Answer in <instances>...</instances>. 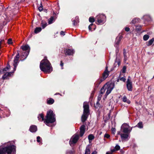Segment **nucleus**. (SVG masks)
<instances>
[{
  "instance_id": "nucleus-1",
  "label": "nucleus",
  "mask_w": 154,
  "mask_h": 154,
  "mask_svg": "<svg viewBox=\"0 0 154 154\" xmlns=\"http://www.w3.org/2000/svg\"><path fill=\"white\" fill-rule=\"evenodd\" d=\"M114 86V83L112 82H108L100 90V93L98 96V102H97V103L99 101L101 100L102 94L105 92L106 89H107V91L105 94L106 97L111 93V91L113 88Z\"/></svg>"
},
{
  "instance_id": "nucleus-2",
  "label": "nucleus",
  "mask_w": 154,
  "mask_h": 154,
  "mask_svg": "<svg viewBox=\"0 0 154 154\" xmlns=\"http://www.w3.org/2000/svg\"><path fill=\"white\" fill-rule=\"evenodd\" d=\"M40 69L45 73H49L52 71L51 63L47 60L46 57L42 60L40 65Z\"/></svg>"
},
{
  "instance_id": "nucleus-3",
  "label": "nucleus",
  "mask_w": 154,
  "mask_h": 154,
  "mask_svg": "<svg viewBox=\"0 0 154 154\" xmlns=\"http://www.w3.org/2000/svg\"><path fill=\"white\" fill-rule=\"evenodd\" d=\"M55 114L53 111L50 110L47 112L46 119L44 121L45 123L47 125L49 123H52L55 121Z\"/></svg>"
},
{
  "instance_id": "nucleus-4",
  "label": "nucleus",
  "mask_w": 154,
  "mask_h": 154,
  "mask_svg": "<svg viewBox=\"0 0 154 154\" xmlns=\"http://www.w3.org/2000/svg\"><path fill=\"white\" fill-rule=\"evenodd\" d=\"M15 149V147L14 145H8L6 147H0V154H11L12 151Z\"/></svg>"
},
{
  "instance_id": "nucleus-5",
  "label": "nucleus",
  "mask_w": 154,
  "mask_h": 154,
  "mask_svg": "<svg viewBox=\"0 0 154 154\" xmlns=\"http://www.w3.org/2000/svg\"><path fill=\"white\" fill-rule=\"evenodd\" d=\"M89 108L88 103L86 102H85L83 104V114L82 117V121L83 122H85L87 118L89 112Z\"/></svg>"
},
{
  "instance_id": "nucleus-6",
  "label": "nucleus",
  "mask_w": 154,
  "mask_h": 154,
  "mask_svg": "<svg viewBox=\"0 0 154 154\" xmlns=\"http://www.w3.org/2000/svg\"><path fill=\"white\" fill-rule=\"evenodd\" d=\"M97 19V24H99L100 23H104L106 20V17L103 14L98 15L96 18Z\"/></svg>"
},
{
  "instance_id": "nucleus-7",
  "label": "nucleus",
  "mask_w": 154,
  "mask_h": 154,
  "mask_svg": "<svg viewBox=\"0 0 154 154\" xmlns=\"http://www.w3.org/2000/svg\"><path fill=\"white\" fill-rule=\"evenodd\" d=\"M21 48L23 51H25V53L23 55L24 56L25 58H26L28 56L30 51V48L28 45H26L24 46H22L21 47Z\"/></svg>"
},
{
  "instance_id": "nucleus-8",
  "label": "nucleus",
  "mask_w": 154,
  "mask_h": 154,
  "mask_svg": "<svg viewBox=\"0 0 154 154\" xmlns=\"http://www.w3.org/2000/svg\"><path fill=\"white\" fill-rule=\"evenodd\" d=\"M79 138V135L78 134H75L71 138L69 141V144L71 146L72 144L76 143Z\"/></svg>"
},
{
  "instance_id": "nucleus-9",
  "label": "nucleus",
  "mask_w": 154,
  "mask_h": 154,
  "mask_svg": "<svg viewBox=\"0 0 154 154\" xmlns=\"http://www.w3.org/2000/svg\"><path fill=\"white\" fill-rule=\"evenodd\" d=\"M128 126L126 124H123L121 127V129L123 132L125 133H128Z\"/></svg>"
},
{
  "instance_id": "nucleus-10",
  "label": "nucleus",
  "mask_w": 154,
  "mask_h": 154,
  "mask_svg": "<svg viewBox=\"0 0 154 154\" xmlns=\"http://www.w3.org/2000/svg\"><path fill=\"white\" fill-rule=\"evenodd\" d=\"M19 57V53H17V55L15 57L14 60V71H15L16 70V66L17 65V63H18V61Z\"/></svg>"
},
{
  "instance_id": "nucleus-11",
  "label": "nucleus",
  "mask_w": 154,
  "mask_h": 154,
  "mask_svg": "<svg viewBox=\"0 0 154 154\" xmlns=\"http://www.w3.org/2000/svg\"><path fill=\"white\" fill-rule=\"evenodd\" d=\"M127 87L128 90L129 91H132V83L128 79L127 81Z\"/></svg>"
},
{
  "instance_id": "nucleus-12",
  "label": "nucleus",
  "mask_w": 154,
  "mask_h": 154,
  "mask_svg": "<svg viewBox=\"0 0 154 154\" xmlns=\"http://www.w3.org/2000/svg\"><path fill=\"white\" fill-rule=\"evenodd\" d=\"M109 73V72L107 70V67L106 66V69L104 71L103 75V80L105 79L108 76Z\"/></svg>"
},
{
  "instance_id": "nucleus-13",
  "label": "nucleus",
  "mask_w": 154,
  "mask_h": 154,
  "mask_svg": "<svg viewBox=\"0 0 154 154\" xmlns=\"http://www.w3.org/2000/svg\"><path fill=\"white\" fill-rule=\"evenodd\" d=\"M118 134L120 135L121 139H126L128 137V133H124V134H121L120 132H118Z\"/></svg>"
},
{
  "instance_id": "nucleus-14",
  "label": "nucleus",
  "mask_w": 154,
  "mask_h": 154,
  "mask_svg": "<svg viewBox=\"0 0 154 154\" xmlns=\"http://www.w3.org/2000/svg\"><path fill=\"white\" fill-rule=\"evenodd\" d=\"M74 52V51L73 50L66 49L65 51V54L69 55H72Z\"/></svg>"
},
{
  "instance_id": "nucleus-15",
  "label": "nucleus",
  "mask_w": 154,
  "mask_h": 154,
  "mask_svg": "<svg viewBox=\"0 0 154 154\" xmlns=\"http://www.w3.org/2000/svg\"><path fill=\"white\" fill-rule=\"evenodd\" d=\"M85 132V126L84 125H82L80 128V135L82 136L84 134Z\"/></svg>"
},
{
  "instance_id": "nucleus-16",
  "label": "nucleus",
  "mask_w": 154,
  "mask_h": 154,
  "mask_svg": "<svg viewBox=\"0 0 154 154\" xmlns=\"http://www.w3.org/2000/svg\"><path fill=\"white\" fill-rule=\"evenodd\" d=\"M37 130V127L35 125H32L29 128L30 131L32 132H35Z\"/></svg>"
},
{
  "instance_id": "nucleus-17",
  "label": "nucleus",
  "mask_w": 154,
  "mask_h": 154,
  "mask_svg": "<svg viewBox=\"0 0 154 154\" xmlns=\"http://www.w3.org/2000/svg\"><path fill=\"white\" fill-rule=\"evenodd\" d=\"M13 72H9L8 73H5L3 77V79H7L8 77H10L12 74Z\"/></svg>"
},
{
  "instance_id": "nucleus-18",
  "label": "nucleus",
  "mask_w": 154,
  "mask_h": 154,
  "mask_svg": "<svg viewBox=\"0 0 154 154\" xmlns=\"http://www.w3.org/2000/svg\"><path fill=\"white\" fill-rule=\"evenodd\" d=\"M123 101L125 103H127L128 104H130L131 103L130 101L128 99H127L126 96H124L122 98Z\"/></svg>"
},
{
  "instance_id": "nucleus-19",
  "label": "nucleus",
  "mask_w": 154,
  "mask_h": 154,
  "mask_svg": "<svg viewBox=\"0 0 154 154\" xmlns=\"http://www.w3.org/2000/svg\"><path fill=\"white\" fill-rule=\"evenodd\" d=\"M120 146L118 145H116L115 146L114 149H111V151L112 152H114L116 151H118L120 149Z\"/></svg>"
},
{
  "instance_id": "nucleus-20",
  "label": "nucleus",
  "mask_w": 154,
  "mask_h": 154,
  "mask_svg": "<svg viewBox=\"0 0 154 154\" xmlns=\"http://www.w3.org/2000/svg\"><path fill=\"white\" fill-rule=\"evenodd\" d=\"M38 120L40 121H43L44 120V116L42 114H39L38 116Z\"/></svg>"
},
{
  "instance_id": "nucleus-21",
  "label": "nucleus",
  "mask_w": 154,
  "mask_h": 154,
  "mask_svg": "<svg viewBox=\"0 0 154 154\" xmlns=\"http://www.w3.org/2000/svg\"><path fill=\"white\" fill-rule=\"evenodd\" d=\"M121 40V38H120V37L117 38L116 41V44L115 45L116 47H117L119 43Z\"/></svg>"
},
{
  "instance_id": "nucleus-22",
  "label": "nucleus",
  "mask_w": 154,
  "mask_h": 154,
  "mask_svg": "<svg viewBox=\"0 0 154 154\" xmlns=\"http://www.w3.org/2000/svg\"><path fill=\"white\" fill-rule=\"evenodd\" d=\"M154 41V38H152L151 39L149 40L146 44L147 46H149L151 45L153 42Z\"/></svg>"
},
{
  "instance_id": "nucleus-23",
  "label": "nucleus",
  "mask_w": 154,
  "mask_h": 154,
  "mask_svg": "<svg viewBox=\"0 0 154 154\" xmlns=\"http://www.w3.org/2000/svg\"><path fill=\"white\" fill-rule=\"evenodd\" d=\"M54 102V100L52 98H50L49 99H48L47 100V103L48 104H52Z\"/></svg>"
},
{
  "instance_id": "nucleus-24",
  "label": "nucleus",
  "mask_w": 154,
  "mask_h": 154,
  "mask_svg": "<svg viewBox=\"0 0 154 154\" xmlns=\"http://www.w3.org/2000/svg\"><path fill=\"white\" fill-rule=\"evenodd\" d=\"M42 30V28L41 27H37L35 28L34 32L35 33H37L40 32Z\"/></svg>"
},
{
  "instance_id": "nucleus-25",
  "label": "nucleus",
  "mask_w": 154,
  "mask_h": 154,
  "mask_svg": "<svg viewBox=\"0 0 154 154\" xmlns=\"http://www.w3.org/2000/svg\"><path fill=\"white\" fill-rule=\"evenodd\" d=\"M139 21V20L136 18H134L132 20L131 22V23L135 24Z\"/></svg>"
},
{
  "instance_id": "nucleus-26",
  "label": "nucleus",
  "mask_w": 154,
  "mask_h": 154,
  "mask_svg": "<svg viewBox=\"0 0 154 154\" xmlns=\"http://www.w3.org/2000/svg\"><path fill=\"white\" fill-rule=\"evenodd\" d=\"M42 24L43 28H44L46 26L47 24L45 21H42Z\"/></svg>"
},
{
  "instance_id": "nucleus-27",
  "label": "nucleus",
  "mask_w": 154,
  "mask_h": 154,
  "mask_svg": "<svg viewBox=\"0 0 154 154\" xmlns=\"http://www.w3.org/2000/svg\"><path fill=\"white\" fill-rule=\"evenodd\" d=\"M94 138V136L92 134H90L88 136V139L90 141L93 140Z\"/></svg>"
},
{
  "instance_id": "nucleus-28",
  "label": "nucleus",
  "mask_w": 154,
  "mask_h": 154,
  "mask_svg": "<svg viewBox=\"0 0 154 154\" xmlns=\"http://www.w3.org/2000/svg\"><path fill=\"white\" fill-rule=\"evenodd\" d=\"M90 151L88 147H87L86 149L85 153V154H90Z\"/></svg>"
},
{
  "instance_id": "nucleus-29",
  "label": "nucleus",
  "mask_w": 154,
  "mask_h": 154,
  "mask_svg": "<svg viewBox=\"0 0 154 154\" xmlns=\"http://www.w3.org/2000/svg\"><path fill=\"white\" fill-rule=\"evenodd\" d=\"M149 36L147 35H145L143 37V40L145 41L147 40L149 38Z\"/></svg>"
},
{
  "instance_id": "nucleus-30",
  "label": "nucleus",
  "mask_w": 154,
  "mask_h": 154,
  "mask_svg": "<svg viewBox=\"0 0 154 154\" xmlns=\"http://www.w3.org/2000/svg\"><path fill=\"white\" fill-rule=\"evenodd\" d=\"M53 19L54 17H51L48 20V23L49 24L52 23Z\"/></svg>"
},
{
  "instance_id": "nucleus-31",
  "label": "nucleus",
  "mask_w": 154,
  "mask_h": 154,
  "mask_svg": "<svg viewBox=\"0 0 154 154\" xmlns=\"http://www.w3.org/2000/svg\"><path fill=\"white\" fill-rule=\"evenodd\" d=\"M89 21L91 23H93L95 20L94 18L93 17H90L89 19Z\"/></svg>"
},
{
  "instance_id": "nucleus-32",
  "label": "nucleus",
  "mask_w": 154,
  "mask_h": 154,
  "mask_svg": "<svg viewBox=\"0 0 154 154\" xmlns=\"http://www.w3.org/2000/svg\"><path fill=\"white\" fill-rule=\"evenodd\" d=\"M126 67L125 66H124L122 70H121V72L123 73H125V72L126 70Z\"/></svg>"
},
{
  "instance_id": "nucleus-33",
  "label": "nucleus",
  "mask_w": 154,
  "mask_h": 154,
  "mask_svg": "<svg viewBox=\"0 0 154 154\" xmlns=\"http://www.w3.org/2000/svg\"><path fill=\"white\" fill-rule=\"evenodd\" d=\"M10 68V66H8L7 67L3 69V71H8V70H9V69Z\"/></svg>"
},
{
  "instance_id": "nucleus-34",
  "label": "nucleus",
  "mask_w": 154,
  "mask_h": 154,
  "mask_svg": "<svg viewBox=\"0 0 154 154\" xmlns=\"http://www.w3.org/2000/svg\"><path fill=\"white\" fill-rule=\"evenodd\" d=\"M8 44H11L12 43V39L11 38H9L8 40Z\"/></svg>"
},
{
  "instance_id": "nucleus-35",
  "label": "nucleus",
  "mask_w": 154,
  "mask_h": 154,
  "mask_svg": "<svg viewBox=\"0 0 154 154\" xmlns=\"http://www.w3.org/2000/svg\"><path fill=\"white\" fill-rule=\"evenodd\" d=\"M138 126V127L140 128H143V125L142 122H139L138 124L137 125Z\"/></svg>"
},
{
  "instance_id": "nucleus-36",
  "label": "nucleus",
  "mask_w": 154,
  "mask_h": 154,
  "mask_svg": "<svg viewBox=\"0 0 154 154\" xmlns=\"http://www.w3.org/2000/svg\"><path fill=\"white\" fill-rule=\"evenodd\" d=\"M111 130H112V133L113 134H115L116 132V129L114 128H112V129H111Z\"/></svg>"
},
{
  "instance_id": "nucleus-37",
  "label": "nucleus",
  "mask_w": 154,
  "mask_h": 154,
  "mask_svg": "<svg viewBox=\"0 0 154 154\" xmlns=\"http://www.w3.org/2000/svg\"><path fill=\"white\" fill-rule=\"evenodd\" d=\"M37 141L38 142H41V139L40 137L38 136L37 137Z\"/></svg>"
},
{
  "instance_id": "nucleus-38",
  "label": "nucleus",
  "mask_w": 154,
  "mask_h": 154,
  "mask_svg": "<svg viewBox=\"0 0 154 154\" xmlns=\"http://www.w3.org/2000/svg\"><path fill=\"white\" fill-rule=\"evenodd\" d=\"M104 137L106 138H109L110 137V135L108 134H105Z\"/></svg>"
},
{
  "instance_id": "nucleus-39",
  "label": "nucleus",
  "mask_w": 154,
  "mask_h": 154,
  "mask_svg": "<svg viewBox=\"0 0 154 154\" xmlns=\"http://www.w3.org/2000/svg\"><path fill=\"white\" fill-rule=\"evenodd\" d=\"M120 80L125 82L126 80V79L124 77H122L120 78Z\"/></svg>"
},
{
  "instance_id": "nucleus-40",
  "label": "nucleus",
  "mask_w": 154,
  "mask_h": 154,
  "mask_svg": "<svg viewBox=\"0 0 154 154\" xmlns=\"http://www.w3.org/2000/svg\"><path fill=\"white\" fill-rule=\"evenodd\" d=\"M38 10L40 11H41L43 10V8L42 6H40L38 8Z\"/></svg>"
},
{
  "instance_id": "nucleus-41",
  "label": "nucleus",
  "mask_w": 154,
  "mask_h": 154,
  "mask_svg": "<svg viewBox=\"0 0 154 154\" xmlns=\"http://www.w3.org/2000/svg\"><path fill=\"white\" fill-rule=\"evenodd\" d=\"M125 30L126 31H128L130 30L129 28L128 27H126Z\"/></svg>"
},
{
  "instance_id": "nucleus-42",
  "label": "nucleus",
  "mask_w": 154,
  "mask_h": 154,
  "mask_svg": "<svg viewBox=\"0 0 154 154\" xmlns=\"http://www.w3.org/2000/svg\"><path fill=\"white\" fill-rule=\"evenodd\" d=\"M60 34L61 35H64L65 34V32L63 31H62L60 32Z\"/></svg>"
},
{
  "instance_id": "nucleus-43",
  "label": "nucleus",
  "mask_w": 154,
  "mask_h": 154,
  "mask_svg": "<svg viewBox=\"0 0 154 154\" xmlns=\"http://www.w3.org/2000/svg\"><path fill=\"white\" fill-rule=\"evenodd\" d=\"M113 152H112L111 151V152H106V154H112V153Z\"/></svg>"
},
{
  "instance_id": "nucleus-44",
  "label": "nucleus",
  "mask_w": 154,
  "mask_h": 154,
  "mask_svg": "<svg viewBox=\"0 0 154 154\" xmlns=\"http://www.w3.org/2000/svg\"><path fill=\"white\" fill-rule=\"evenodd\" d=\"M97 154V152L96 151H94L91 154Z\"/></svg>"
},
{
  "instance_id": "nucleus-45",
  "label": "nucleus",
  "mask_w": 154,
  "mask_h": 154,
  "mask_svg": "<svg viewBox=\"0 0 154 154\" xmlns=\"http://www.w3.org/2000/svg\"><path fill=\"white\" fill-rule=\"evenodd\" d=\"M125 54H126V51L124 49V51H123V54H124V55H125Z\"/></svg>"
},
{
  "instance_id": "nucleus-46",
  "label": "nucleus",
  "mask_w": 154,
  "mask_h": 154,
  "mask_svg": "<svg viewBox=\"0 0 154 154\" xmlns=\"http://www.w3.org/2000/svg\"><path fill=\"white\" fill-rule=\"evenodd\" d=\"M60 65L61 66H63V63L62 61H61V63H60Z\"/></svg>"
},
{
  "instance_id": "nucleus-47",
  "label": "nucleus",
  "mask_w": 154,
  "mask_h": 154,
  "mask_svg": "<svg viewBox=\"0 0 154 154\" xmlns=\"http://www.w3.org/2000/svg\"><path fill=\"white\" fill-rule=\"evenodd\" d=\"M91 26H88V28H89V29L90 30H91Z\"/></svg>"
},
{
  "instance_id": "nucleus-48",
  "label": "nucleus",
  "mask_w": 154,
  "mask_h": 154,
  "mask_svg": "<svg viewBox=\"0 0 154 154\" xmlns=\"http://www.w3.org/2000/svg\"><path fill=\"white\" fill-rule=\"evenodd\" d=\"M126 54H125V55H124V56L125 59H126V58H127V56L126 55Z\"/></svg>"
},
{
  "instance_id": "nucleus-49",
  "label": "nucleus",
  "mask_w": 154,
  "mask_h": 154,
  "mask_svg": "<svg viewBox=\"0 0 154 154\" xmlns=\"http://www.w3.org/2000/svg\"><path fill=\"white\" fill-rule=\"evenodd\" d=\"M75 20H74L73 21V24L74 25H75Z\"/></svg>"
},
{
  "instance_id": "nucleus-50",
  "label": "nucleus",
  "mask_w": 154,
  "mask_h": 154,
  "mask_svg": "<svg viewBox=\"0 0 154 154\" xmlns=\"http://www.w3.org/2000/svg\"><path fill=\"white\" fill-rule=\"evenodd\" d=\"M93 25V23H91L90 24V25L89 26H92Z\"/></svg>"
}]
</instances>
